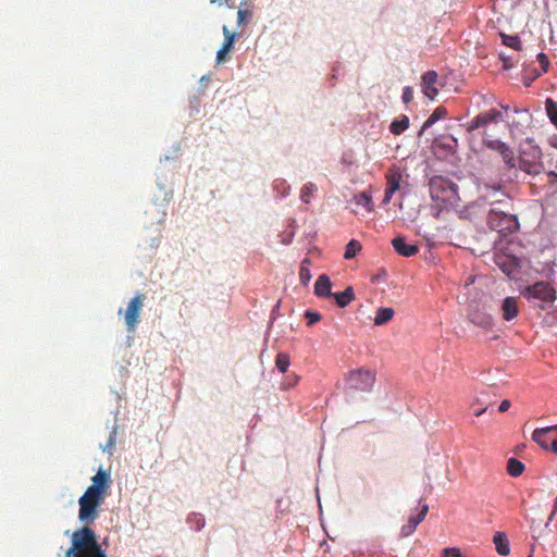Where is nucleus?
Listing matches in <instances>:
<instances>
[{
    "label": "nucleus",
    "instance_id": "1",
    "mask_svg": "<svg viewBox=\"0 0 557 557\" xmlns=\"http://www.w3.org/2000/svg\"><path fill=\"white\" fill-rule=\"evenodd\" d=\"M503 199L491 202V209L487 213V224L491 230L506 236L519 228L517 215L512 211L511 199L503 195Z\"/></svg>",
    "mask_w": 557,
    "mask_h": 557
},
{
    "label": "nucleus",
    "instance_id": "2",
    "mask_svg": "<svg viewBox=\"0 0 557 557\" xmlns=\"http://www.w3.org/2000/svg\"><path fill=\"white\" fill-rule=\"evenodd\" d=\"M65 557H107L106 552L97 541L95 531L83 527L72 534L71 547Z\"/></svg>",
    "mask_w": 557,
    "mask_h": 557
},
{
    "label": "nucleus",
    "instance_id": "3",
    "mask_svg": "<svg viewBox=\"0 0 557 557\" xmlns=\"http://www.w3.org/2000/svg\"><path fill=\"white\" fill-rule=\"evenodd\" d=\"M521 295L534 307L546 310L553 306L557 296L555 288L547 282H536L525 286Z\"/></svg>",
    "mask_w": 557,
    "mask_h": 557
},
{
    "label": "nucleus",
    "instance_id": "4",
    "mask_svg": "<svg viewBox=\"0 0 557 557\" xmlns=\"http://www.w3.org/2000/svg\"><path fill=\"white\" fill-rule=\"evenodd\" d=\"M430 195L436 201L453 203L458 198V186L447 178L435 176L430 181Z\"/></svg>",
    "mask_w": 557,
    "mask_h": 557
},
{
    "label": "nucleus",
    "instance_id": "5",
    "mask_svg": "<svg viewBox=\"0 0 557 557\" xmlns=\"http://www.w3.org/2000/svg\"><path fill=\"white\" fill-rule=\"evenodd\" d=\"M106 496L86 490L79 498L78 518L82 522H94L99 517V507Z\"/></svg>",
    "mask_w": 557,
    "mask_h": 557
},
{
    "label": "nucleus",
    "instance_id": "6",
    "mask_svg": "<svg viewBox=\"0 0 557 557\" xmlns=\"http://www.w3.org/2000/svg\"><path fill=\"white\" fill-rule=\"evenodd\" d=\"M145 299L146 296L138 293L127 304V307L124 311V320L128 333H134L137 329V325L140 321V313L144 308Z\"/></svg>",
    "mask_w": 557,
    "mask_h": 557
},
{
    "label": "nucleus",
    "instance_id": "7",
    "mask_svg": "<svg viewBox=\"0 0 557 557\" xmlns=\"http://www.w3.org/2000/svg\"><path fill=\"white\" fill-rule=\"evenodd\" d=\"M375 383V373L367 369L350 371L347 376V384L350 388L369 392Z\"/></svg>",
    "mask_w": 557,
    "mask_h": 557
},
{
    "label": "nucleus",
    "instance_id": "8",
    "mask_svg": "<svg viewBox=\"0 0 557 557\" xmlns=\"http://www.w3.org/2000/svg\"><path fill=\"white\" fill-rule=\"evenodd\" d=\"M503 115L502 112L497 109H491L488 111L481 112L476 116H474L471 121L463 124V127L469 132L472 133L480 128H485L487 125L492 123H497L499 120H502Z\"/></svg>",
    "mask_w": 557,
    "mask_h": 557
},
{
    "label": "nucleus",
    "instance_id": "9",
    "mask_svg": "<svg viewBox=\"0 0 557 557\" xmlns=\"http://www.w3.org/2000/svg\"><path fill=\"white\" fill-rule=\"evenodd\" d=\"M482 141L486 148L497 152L508 168L516 166L515 153L507 144L498 139H492L490 136L483 137Z\"/></svg>",
    "mask_w": 557,
    "mask_h": 557
},
{
    "label": "nucleus",
    "instance_id": "10",
    "mask_svg": "<svg viewBox=\"0 0 557 557\" xmlns=\"http://www.w3.org/2000/svg\"><path fill=\"white\" fill-rule=\"evenodd\" d=\"M420 86L423 95L430 100H434L444 84L440 81L436 71L429 70L422 74Z\"/></svg>",
    "mask_w": 557,
    "mask_h": 557
},
{
    "label": "nucleus",
    "instance_id": "11",
    "mask_svg": "<svg viewBox=\"0 0 557 557\" xmlns=\"http://www.w3.org/2000/svg\"><path fill=\"white\" fill-rule=\"evenodd\" d=\"M403 175L396 168L388 169L385 174L386 188L382 203L387 205L391 202L394 194L399 190Z\"/></svg>",
    "mask_w": 557,
    "mask_h": 557
},
{
    "label": "nucleus",
    "instance_id": "12",
    "mask_svg": "<svg viewBox=\"0 0 557 557\" xmlns=\"http://www.w3.org/2000/svg\"><path fill=\"white\" fill-rule=\"evenodd\" d=\"M499 312L503 321L511 322L520 314L519 300L516 297L508 296L503 299Z\"/></svg>",
    "mask_w": 557,
    "mask_h": 557
},
{
    "label": "nucleus",
    "instance_id": "13",
    "mask_svg": "<svg viewBox=\"0 0 557 557\" xmlns=\"http://www.w3.org/2000/svg\"><path fill=\"white\" fill-rule=\"evenodd\" d=\"M556 436V425L543 429H536L532 434V440L536 442L542 448L550 449Z\"/></svg>",
    "mask_w": 557,
    "mask_h": 557
},
{
    "label": "nucleus",
    "instance_id": "14",
    "mask_svg": "<svg viewBox=\"0 0 557 557\" xmlns=\"http://www.w3.org/2000/svg\"><path fill=\"white\" fill-rule=\"evenodd\" d=\"M91 485L87 487L88 491L95 492L102 496L107 495V490L110 486V474L100 469L96 475L91 478Z\"/></svg>",
    "mask_w": 557,
    "mask_h": 557
},
{
    "label": "nucleus",
    "instance_id": "15",
    "mask_svg": "<svg viewBox=\"0 0 557 557\" xmlns=\"http://www.w3.org/2000/svg\"><path fill=\"white\" fill-rule=\"evenodd\" d=\"M495 263L496 265L508 276H511L518 268V262L515 257L505 255V253H496L495 255Z\"/></svg>",
    "mask_w": 557,
    "mask_h": 557
},
{
    "label": "nucleus",
    "instance_id": "16",
    "mask_svg": "<svg viewBox=\"0 0 557 557\" xmlns=\"http://www.w3.org/2000/svg\"><path fill=\"white\" fill-rule=\"evenodd\" d=\"M392 246L395 251L403 257H412L419 252V247L417 245L407 244L403 236L395 237L392 240Z\"/></svg>",
    "mask_w": 557,
    "mask_h": 557
},
{
    "label": "nucleus",
    "instance_id": "17",
    "mask_svg": "<svg viewBox=\"0 0 557 557\" xmlns=\"http://www.w3.org/2000/svg\"><path fill=\"white\" fill-rule=\"evenodd\" d=\"M331 287H332V283H331L330 277L326 274H321L318 277V280L315 281L314 294L318 297H331L333 294L331 292Z\"/></svg>",
    "mask_w": 557,
    "mask_h": 557
},
{
    "label": "nucleus",
    "instance_id": "18",
    "mask_svg": "<svg viewBox=\"0 0 557 557\" xmlns=\"http://www.w3.org/2000/svg\"><path fill=\"white\" fill-rule=\"evenodd\" d=\"M252 5L248 2H242L237 11V26L242 27L252 21Z\"/></svg>",
    "mask_w": 557,
    "mask_h": 557
},
{
    "label": "nucleus",
    "instance_id": "19",
    "mask_svg": "<svg viewBox=\"0 0 557 557\" xmlns=\"http://www.w3.org/2000/svg\"><path fill=\"white\" fill-rule=\"evenodd\" d=\"M469 320L472 324H474L479 327L485 329V330L491 329L493 325V318L490 314L484 313V312H479V311L471 312L469 314Z\"/></svg>",
    "mask_w": 557,
    "mask_h": 557
},
{
    "label": "nucleus",
    "instance_id": "20",
    "mask_svg": "<svg viewBox=\"0 0 557 557\" xmlns=\"http://www.w3.org/2000/svg\"><path fill=\"white\" fill-rule=\"evenodd\" d=\"M331 297H334L339 308H345L355 299V293L352 287L348 286L344 292L333 293Z\"/></svg>",
    "mask_w": 557,
    "mask_h": 557
},
{
    "label": "nucleus",
    "instance_id": "21",
    "mask_svg": "<svg viewBox=\"0 0 557 557\" xmlns=\"http://www.w3.org/2000/svg\"><path fill=\"white\" fill-rule=\"evenodd\" d=\"M493 541H494L496 550L500 556L509 555V553H510L509 541L506 537L505 533L496 532Z\"/></svg>",
    "mask_w": 557,
    "mask_h": 557
},
{
    "label": "nucleus",
    "instance_id": "22",
    "mask_svg": "<svg viewBox=\"0 0 557 557\" xmlns=\"http://www.w3.org/2000/svg\"><path fill=\"white\" fill-rule=\"evenodd\" d=\"M395 314V311L393 308L389 307H381L376 310V314L374 318V324L375 325H383L391 321Z\"/></svg>",
    "mask_w": 557,
    "mask_h": 557
},
{
    "label": "nucleus",
    "instance_id": "23",
    "mask_svg": "<svg viewBox=\"0 0 557 557\" xmlns=\"http://www.w3.org/2000/svg\"><path fill=\"white\" fill-rule=\"evenodd\" d=\"M409 127V117L401 115L399 119L394 120L389 125V131L394 135H400Z\"/></svg>",
    "mask_w": 557,
    "mask_h": 557
},
{
    "label": "nucleus",
    "instance_id": "24",
    "mask_svg": "<svg viewBox=\"0 0 557 557\" xmlns=\"http://www.w3.org/2000/svg\"><path fill=\"white\" fill-rule=\"evenodd\" d=\"M447 111L443 107L436 108L432 114L426 119V121L423 123L422 131L426 129L428 127H431L434 123H436L438 120H442L446 116Z\"/></svg>",
    "mask_w": 557,
    "mask_h": 557
},
{
    "label": "nucleus",
    "instance_id": "25",
    "mask_svg": "<svg viewBox=\"0 0 557 557\" xmlns=\"http://www.w3.org/2000/svg\"><path fill=\"white\" fill-rule=\"evenodd\" d=\"M524 471V465L516 459V458H510L508 459L507 461V472L509 475L513 476V478H517L519 475H521Z\"/></svg>",
    "mask_w": 557,
    "mask_h": 557
},
{
    "label": "nucleus",
    "instance_id": "26",
    "mask_svg": "<svg viewBox=\"0 0 557 557\" xmlns=\"http://www.w3.org/2000/svg\"><path fill=\"white\" fill-rule=\"evenodd\" d=\"M354 200H355L356 205L362 206L369 212L373 211L372 197L367 191H362V193L355 195Z\"/></svg>",
    "mask_w": 557,
    "mask_h": 557
},
{
    "label": "nucleus",
    "instance_id": "27",
    "mask_svg": "<svg viewBox=\"0 0 557 557\" xmlns=\"http://www.w3.org/2000/svg\"><path fill=\"white\" fill-rule=\"evenodd\" d=\"M235 38L236 37H225V41H224L223 46L216 52V62L218 63H223V62L226 61V54L228 53V51L233 47Z\"/></svg>",
    "mask_w": 557,
    "mask_h": 557
},
{
    "label": "nucleus",
    "instance_id": "28",
    "mask_svg": "<svg viewBox=\"0 0 557 557\" xmlns=\"http://www.w3.org/2000/svg\"><path fill=\"white\" fill-rule=\"evenodd\" d=\"M310 260L308 258L304 259L302 262H301V265H300V271H299V280L301 282V284L304 285H308V283L310 282L311 280V273H310Z\"/></svg>",
    "mask_w": 557,
    "mask_h": 557
},
{
    "label": "nucleus",
    "instance_id": "29",
    "mask_svg": "<svg viewBox=\"0 0 557 557\" xmlns=\"http://www.w3.org/2000/svg\"><path fill=\"white\" fill-rule=\"evenodd\" d=\"M317 187L313 183H307L302 186L300 190V199L305 203H309L311 200V197L315 193Z\"/></svg>",
    "mask_w": 557,
    "mask_h": 557
},
{
    "label": "nucleus",
    "instance_id": "30",
    "mask_svg": "<svg viewBox=\"0 0 557 557\" xmlns=\"http://www.w3.org/2000/svg\"><path fill=\"white\" fill-rule=\"evenodd\" d=\"M361 250V244L356 240V239H351L347 245H346V248H345V253H344V258L345 259H351L354 258L358 251Z\"/></svg>",
    "mask_w": 557,
    "mask_h": 557
},
{
    "label": "nucleus",
    "instance_id": "31",
    "mask_svg": "<svg viewBox=\"0 0 557 557\" xmlns=\"http://www.w3.org/2000/svg\"><path fill=\"white\" fill-rule=\"evenodd\" d=\"M289 356L285 352H280L277 354L276 358H275V364H276V368L282 372H286L288 367H289Z\"/></svg>",
    "mask_w": 557,
    "mask_h": 557
},
{
    "label": "nucleus",
    "instance_id": "32",
    "mask_svg": "<svg viewBox=\"0 0 557 557\" xmlns=\"http://www.w3.org/2000/svg\"><path fill=\"white\" fill-rule=\"evenodd\" d=\"M428 511H429V506L426 504H424L421 507L420 512L417 516H411L407 522L417 529L418 524L421 523L424 520V518L426 517Z\"/></svg>",
    "mask_w": 557,
    "mask_h": 557
},
{
    "label": "nucleus",
    "instance_id": "33",
    "mask_svg": "<svg viewBox=\"0 0 557 557\" xmlns=\"http://www.w3.org/2000/svg\"><path fill=\"white\" fill-rule=\"evenodd\" d=\"M498 54H499L500 60L504 62V67L507 70L512 67L516 63L519 62L518 58H515V55H512V54H507L504 51H500Z\"/></svg>",
    "mask_w": 557,
    "mask_h": 557
},
{
    "label": "nucleus",
    "instance_id": "34",
    "mask_svg": "<svg viewBox=\"0 0 557 557\" xmlns=\"http://www.w3.org/2000/svg\"><path fill=\"white\" fill-rule=\"evenodd\" d=\"M502 40L506 47L512 48L516 51L521 49L520 37H502Z\"/></svg>",
    "mask_w": 557,
    "mask_h": 557
},
{
    "label": "nucleus",
    "instance_id": "35",
    "mask_svg": "<svg viewBox=\"0 0 557 557\" xmlns=\"http://www.w3.org/2000/svg\"><path fill=\"white\" fill-rule=\"evenodd\" d=\"M188 522L194 524L196 530H201L205 527V518L200 513H191L188 517Z\"/></svg>",
    "mask_w": 557,
    "mask_h": 557
},
{
    "label": "nucleus",
    "instance_id": "36",
    "mask_svg": "<svg viewBox=\"0 0 557 557\" xmlns=\"http://www.w3.org/2000/svg\"><path fill=\"white\" fill-rule=\"evenodd\" d=\"M305 318L307 319V324L312 325L319 322L322 319V315L319 312L307 310L305 312Z\"/></svg>",
    "mask_w": 557,
    "mask_h": 557
},
{
    "label": "nucleus",
    "instance_id": "37",
    "mask_svg": "<svg viewBox=\"0 0 557 557\" xmlns=\"http://www.w3.org/2000/svg\"><path fill=\"white\" fill-rule=\"evenodd\" d=\"M116 443V430L113 429L109 435L106 446L102 448L104 451H111L115 447Z\"/></svg>",
    "mask_w": 557,
    "mask_h": 557
},
{
    "label": "nucleus",
    "instance_id": "38",
    "mask_svg": "<svg viewBox=\"0 0 557 557\" xmlns=\"http://www.w3.org/2000/svg\"><path fill=\"white\" fill-rule=\"evenodd\" d=\"M536 58L541 65L540 70H542L544 73H546L548 70V66H549V60H548L547 55L545 53L541 52V53H537Z\"/></svg>",
    "mask_w": 557,
    "mask_h": 557
},
{
    "label": "nucleus",
    "instance_id": "39",
    "mask_svg": "<svg viewBox=\"0 0 557 557\" xmlns=\"http://www.w3.org/2000/svg\"><path fill=\"white\" fill-rule=\"evenodd\" d=\"M401 99L404 101V103L408 104L409 102L412 101L413 99V88L410 87V86H406L404 89H403V96H401Z\"/></svg>",
    "mask_w": 557,
    "mask_h": 557
},
{
    "label": "nucleus",
    "instance_id": "40",
    "mask_svg": "<svg viewBox=\"0 0 557 557\" xmlns=\"http://www.w3.org/2000/svg\"><path fill=\"white\" fill-rule=\"evenodd\" d=\"M442 557H462L458 548H445Z\"/></svg>",
    "mask_w": 557,
    "mask_h": 557
},
{
    "label": "nucleus",
    "instance_id": "41",
    "mask_svg": "<svg viewBox=\"0 0 557 557\" xmlns=\"http://www.w3.org/2000/svg\"><path fill=\"white\" fill-rule=\"evenodd\" d=\"M414 530H416V528H413L410 523L407 522L401 528V535L403 536H409L410 534H412L414 532Z\"/></svg>",
    "mask_w": 557,
    "mask_h": 557
},
{
    "label": "nucleus",
    "instance_id": "42",
    "mask_svg": "<svg viewBox=\"0 0 557 557\" xmlns=\"http://www.w3.org/2000/svg\"><path fill=\"white\" fill-rule=\"evenodd\" d=\"M544 72L542 70H539V69H533V70H530V81H534L536 77H540Z\"/></svg>",
    "mask_w": 557,
    "mask_h": 557
},
{
    "label": "nucleus",
    "instance_id": "43",
    "mask_svg": "<svg viewBox=\"0 0 557 557\" xmlns=\"http://www.w3.org/2000/svg\"><path fill=\"white\" fill-rule=\"evenodd\" d=\"M510 408V401L505 399L500 403L499 407H498V410L499 412H505L507 411L508 409Z\"/></svg>",
    "mask_w": 557,
    "mask_h": 557
},
{
    "label": "nucleus",
    "instance_id": "44",
    "mask_svg": "<svg viewBox=\"0 0 557 557\" xmlns=\"http://www.w3.org/2000/svg\"><path fill=\"white\" fill-rule=\"evenodd\" d=\"M500 187H502L500 184H493V185H486L485 189L490 190L493 194H496L497 191L500 190Z\"/></svg>",
    "mask_w": 557,
    "mask_h": 557
},
{
    "label": "nucleus",
    "instance_id": "45",
    "mask_svg": "<svg viewBox=\"0 0 557 557\" xmlns=\"http://www.w3.org/2000/svg\"><path fill=\"white\" fill-rule=\"evenodd\" d=\"M554 437H555V440L553 443L552 451L557 454V425H556V436H554Z\"/></svg>",
    "mask_w": 557,
    "mask_h": 557
},
{
    "label": "nucleus",
    "instance_id": "46",
    "mask_svg": "<svg viewBox=\"0 0 557 557\" xmlns=\"http://www.w3.org/2000/svg\"><path fill=\"white\" fill-rule=\"evenodd\" d=\"M223 32H224V35H225V36H228V35H237L235 32L231 33V32L226 28V26H224V27H223Z\"/></svg>",
    "mask_w": 557,
    "mask_h": 557
},
{
    "label": "nucleus",
    "instance_id": "47",
    "mask_svg": "<svg viewBox=\"0 0 557 557\" xmlns=\"http://www.w3.org/2000/svg\"><path fill=\"white\" fill-rule=\"evenodd\" d=\"M531 82H532V81H530V78H527V76H524V84H525L527 86H529Z\"/></svg>",
    "mask_w": 557,
    "mask_h": 557
},
{
    "label": "nucleus",
    "instance_id": "48",
    "mask_svg": "<svg viewBox=\"0 0 557 557\" xmlns=\"http://www.w3.org/2000/svg\"><path fill=\"white\" fill-rule=\"evenodd\" d=\"M211 3H220L222 4L223 3V0H210Z\"/></svg>",
    "mask_w": 557,
    "mask_h": 557
},
{
    "label": "nucleus",
    "instance_id": "49",
    "mask_svg": "<svg viewBox=\"0 0 557 557\" xmlns=\"http://www.w3.org/2000/svg\"><path fill=\"white\" fill-rule=\"evenodd\" d=\"M502 109L507 112L509 110V107L508 106H502Z\"/></svg>",
    "mask_w": 557,
    "mask_h": 557
},
{
    "label": "nucleus",
    "instance_id": "50",
    "mask_svg": "<svg viewBox=\"0 0 557 557\" xmlns=\"http://www.w3.org/2000/svg\"><path fill=\"white\" fill-rule=\"evenodd\" d=\"M529 557H532V556H529Z\"/></svg>",
    "mask_w": 557,
    "mask_h": 557
},
{
    "label": "nucleus",
    "instance_id": "51",
    "mask_svg": "<svg viewBox=\"0 0 557 557\" xmlns=\"http://www.w3.org/2000/svg\"><path fill=\"white\" fill-rule=\"evenodd\" d=\"M529 557H532V556H529Z\"/></svg>",
    "mask_w": 557,
    "mask_h": 557
},
{
    "label": "nucleus",
    "instance_id": "52",
    "mask_svg": "<svg viewBox=\"0 0 557 557\" xmlns=\"http://www.w3.org/2000/svg\"><path fill=\"white\" fill-rule=\"evenodd\" d=\"M529 557H532V556H529Z\"/></svg>",
    "mask_w": 557,
    "mask_h": 557
}]
</instances>
